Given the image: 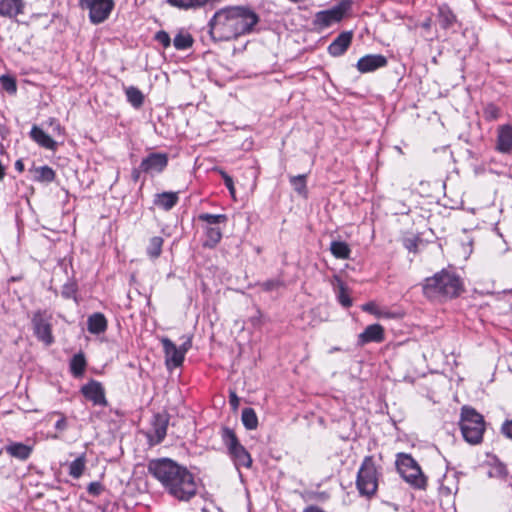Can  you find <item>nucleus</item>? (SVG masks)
Returning <instances> with one entry per match:
<instances>
[{
  "instance_id": "nucleus-1",
  "label": "nucleus",
  "mask_w": 512,
  "mask_h": 512,
  "mask_svg": "<svg viewBox=\"0 0 512 512\" xmlns=\"http://www.w3.org/2000/svg\"><path fill=\"white\" fill-rule=\"evenodd\" d=\"M259 21V15L250 6H226L208 21V34L214 43L236 40L251 34Z\"/></svg>"
},
{
  "instance_id": "nucleus-2",
  "label": "nucleus",
  "mask_w": 512,
  "mask_h": 512,
  "mask_svg": "<svg viewBox=\"0 0 512 512\" xmlns=\"http://www.w3.org/2000/svg\"><path fill=\"white\" fill-rule=\"evenodd\" d=\"M147 470L164 490L179 501H189L197 494L195 476L187 467L163 457L148 461Z\"/></svg>"
},
{
  "instance_id": "nucleus-3",
  "label": "nucleus",
  "mask_w": 512,
  "mask_h": 512,
  "mask_svg": "<svg viewBox=\"0 0 512 512\" xmlns=\"http://www.w3.org/2000/svg\"><path fill=\"white\" fill-rule=\"evenodd\" d=\"M465 291L461 277L453 270L442 269L424 279L423 295L431 301L445 302L458 298Z\"/></svg>"
},
{
  "instance_id": "nucleus-4",
  "label": "nucleus",
  "mask_w": 512,
  "mask_h": 512,
  "mask_svg": "<svg viewBox=\"0 0 512 512\" xmlns=\"http://www.w3.org/2000/svg\"><path fill=\"white\" fill-rule=\"evenodd\" d=\"M460 429L463 438L470 444L482 442L485 431L484 417L471 406L461 408Z\"/></svg>"
},
{
  "instance_id": "nucleus-5",
  "label": "nucleus",
  "mask_w": 512,
  "mask_h": 512,
  "mask_svg": "<svg viewBox=\"0 0 512 512\" xmlns=\"http://www.w3.org/2000/svg\"><path fill=\"white\" fill-rule=\"evenodd\" d=\"M381 475L375 464L374 457L365 456L356 477V487L362 496L371 498L378 489V480Z\"/></svg>"
},
{
  "instance_id": "nucleus-6",
  "label": "nucleus",
  "mask_w": 512,
  "mask_h": 512,
  "mask_svg": "<svg viewBox=\"0 0 512 512\" xmlns=\"http://www.w3.org/2000/svg\"><path fill=\"white\" fill-rule=\"evenodd\" d=\"M395 464L397 471L407 483L416 489L426 488L427 478L419 464L410 454L398 453Z\"/></svg>"
},
{
  "instance_id": "nucleus-7",
  "label": "nucleus",
  "mask_w": 512,
  "mask_h": 512,
  "mask_svg": "<svg viewBox=\"0 0 512 512\" xmlns=\"http://www.w3.org/2000/svg\"><path fill=\"white\" fill-rule=\"evenodd\" d=\"M198 220L205 223L206 239L203 246L209 249L215 248L222 239V229L227 225L228 216L226 214L201 213Z\"/></svg>"
},
{
  "instance_id": "nucleus-8",
  "label": "nucleus",
  "mask_w": 512,
  "mask_h": 512,
  "mask_svg": "<svg viewBox=\"0 0 512 512\" xmlns=\"http://www.w3.org/2000/svg\"><path fill=\"white\" fill-rule=\"evenodd\" d=\"M221 439L225 446L227 447L228 453L237 467H251V455L245 449V447L239 442L235 432L231 428L225 426L221 429Z\"/></svg>"
},
{
  "instance_id": "nucleus-9",
  "label": "nucleus",
  "mask_w": 512,
  "mask_h": 512,
  "mask_svg": "<svg viewBox=\"0 0 512 512\" xmlns=\"http://www.w3.org/2000/svg\"><path fill=\"white\" fill-rule=\"evenodd\" d=\"M78 4L88 11L89 21L94 25L105 22L115 7L114 0H79Z\"/></svg>"
},
{
  "instance_id": "nucleus-10",
  "label": "nucleus",
  "mask_w": 512,
  "mask_h": 512,
  "mask_svg": "<svg viewBox=\"0 0 512 512\" xmlns=\"http://www.w3.org/2000/svg\"><path fill=\"white\" fill-rule=\"evenodd\" d=\"M52 316L46 310H37L33 313L31 324L35 337L46 346H51L54 342L52 333Z\"/></svg>"
},
{
  "instance_id": "nucleus-11",
  "label": "nucleus",
  "mask_w": 512,
  "mask_h": 512,
  "mask_svg": "<svg viewBox=\"0 0 512 512\" xmlns=\"http://www.w3.org/2000/svg\"><path fill=\"white\" fill-rule=\"evenodd\" d=\"M351 5V0H341L332 8L317 12L313 24L320 29H324L334 23L340 22L344 15L350 10Z\"/></svg>"
},
{
  "instance_id": "nucleus-12",
  "label": "nucleus",
  "mask_w": 512,
  "mask_h": 512,
  "mask_svg": "<svg viewBox=\"0 0 512 512\" xmlns=\"http://www.w3.org/2000/svg\"><path fill=\"white\" fill-rule=\"evenodd\" d=\"M170 416L166 412L156 413L152 418V428L147 434L149 442L152 445H157L163 442L167 435V428L169 425Z\"/></svg>"
},
{
  "instance_id": "nucleus-13",
  "label": "nucleus",
  "mask_w": 512,
  "mask_h": 512,
  "mask_svg": "<svg viewBox=\"0 0 512 512\" xmlns=\"http://www.w3.org/2000/svg\"><path fill=\"white\" fill-rule=\"evenodd\" d=\"M168 165V155L166 153L152 152L141 161L143 173L154 175L165 170Z\"/></svg>"
},
{
  "instance_id": "nucleus-14",
  "label": "nucleus",
  "mask_w": 512,
  "mask_h": 512,
  "mask_svg": "<svg viewBox=\"0 0 512 512\" xmlns=\"http://www.w3.org/2000/svg\"><path fill=\"white\" fill-rule=\"evenodd\" d=\"M81 394L96 406H107L105 390L99 381L91 379L80 389Z\"/></svg>"
},
{
  "instance_id": "nucleus-15",
  "label": "nucleus",
  "mask_w": 512,
  "mask_h": 512,
  "mask_svg": "<svg viewBox=\"0 0 512 512\" xmlns=\"http://www.w3.org/2000/svg\"><path fill=\"white\" fill-rule=\"evenodd\" d=\"M388 60L381 54H368L361 57L356 64L357 70L364 74L374 72L379 68L387 66Z\"/></svg>"
},
{
  "instance_id": "nucleus-16",
  "label": "nucleus",
  "mask_w": 512,
  "mask_h": 512,
  "mask_svg": "<svg viewBox=\"0 0 512 512\" xmlns=\"http://www.w3.org/2000/svg\"><path fill=\"white\" fill-rule=\"evenodd\" d=\"M161 343L163 346L167 367H180L183 364L185 357L180 352L178 347L169 338H163Z\"/></svg>"
},
{
  "instance_id": "nucleus-17",
  "label": "nucleus",
  "mask_w": 512,
  "mask_h": 512,
  "mask_svg": "<svg viewBox=\"0 0 512 512\" xmlns=\"http://www.w3.org/2000/svg\"><path fill=\"white\" fill-rule=\"evenodd\" d=\"M352 39V31L341 32L328 46V53L333 57L342 56L350 47Z\"/></svg>"
},
{
  "instance_id": "nucleus-18",
  "label": "nucleus",
  "mask_w": 512,
  "mask_h": 512,
  "mask_svg": "<svg viewBox=\"0 0 512 512\" xmlns=\"http://www.w3.org/2000/svg\"><path fill=\"white\" fill-rule=\"evenodd\" d=\"M495 149L502 154L512 152V125H502L498 128Z\"/></svg>"
},
{
  "instance_id": "nucleus-19",
  "label": "nucleus",
  "mask_w": 512,
  "mask_h": 512,
  "mask_svg": "<svg viewBox=\"0 0 512 512\" xmlns=\"http://www.w3.org/2000/svg\"><path fill=\"white\" fill-rule=\"evenodd\" d=\"M384 338L385 335L383 327L380 324H372L368 325L358 336V344L363 346L371 342L381 343Z\"/></svg>"
},
{
  "instance_id": "nucleus-20",
  "label": "nucleus",
  "mask_w": 512,
  "mask_h": 512,
  "mask_svg": "<svg viewBox=\"0 0 512 512\" xmlns=\"http://www.w3.org/2000/svg\"><path fill=\"white\" fill-rule=\"evenodd\" d=\"M8 455L20 461H26L32 454L33 447L21 442H9L3 447Z\"/></svg>"
},
{
  "instance_id": "nucleus-21",
  "label": "nucleus",
  "mask_w": 512,
  "mask_h": 512,
  "mask_svg": "<svg viewBox=\"0 0 512 512\" xmlns=\"http://www.w3.org/2000/svg\"><path fill=\"white\" fill-rule=\"evenodd\" d=\"M332 284H333L338 302L344 308H350L353 305V300L350 297L349 288L347 287V285L342 281V279L338 275L333 276Z\"/></svg>"
},
{
  "instance_id": "nucleus-22",
  "label": "nucleus",
  "mask_w": 512,
  "mask_h": 512,
  "mask_svg": "<svg viewBox=\"0 0 512 512\" xmlns=\"http://www.w3.org/2000/svg\"><path fill=\"white\" fill-rule=\"evenodd\" d=\"M31 139L36 142L39 146L55 151L57 149V142L52 139L50 135H48L43 129L34 125L30 131Z\"/></svg>"
},
{
  "instance_id": "nucleus-23",
  "label": "nucleus",
  "mask_w": 512,
  "mask_h": 512,
  "mask_svg": "<svg viewBox=\"0 0 512 512\" xmlns=\"http://www.w3.org/2000/svg\"><path fill=\"white\" fill-rule=\"evenodd\" d=\"M24 7L23 0H0V16L15 18L23 13Z\"/></svg>"
},
{
  "instance_id": "nucleus-24",
  "label": "nucleus",
  "mask_w": 512,
  "mask_h": 512,
  "mask_svg": "<svg viewBox=\"0 0 512 512\" xmlns=\"http://www.w3.org/2000/svg\"><path fill=\"white\" fill-rule=\"evenodd\" d=\"M108 321L101 312H95L88 316L87 330L94 335H99L107 330Z\"/></svg>"
},
{
  "instance_id": "nucleus-25",
  "label": "nucleus",
  "mask_w": 512,
  "mask_h": 512,
  "mask_svg": "<svg viewBox=\"0 0 512 512\" xmlns=\"http://www.w3.org/2000/svg\"><path fill=\"white\" fill-rule=\"evenodd\" d=\"M179 201L178 192H162L154 196L153 204L165 211L171 210Z\"/></svg>"
},
{
  "instance_id": "nucleus-26",
  "label": "nucleus",
  "mask_w": 512,
  "mask_h": 512,
  "mask_svg": "<svg viewBox=\"0 0 512 512\" xmlns=\"http://www.w3.org/2000/svg\"><path fill=\"white\" fill-rule=\"evenodd\" d=\"M211 0H166L171 7L179 10H198L205 7Z\"/></svg>"
},
{
  "instance_id": "nucleus-27",
  "label": "nucleus",
  "mask_w": 512,
  "mask_h": 512,
  "mask_svg": "<svg viewBox=\"0 0 512 512\" xmlns=\"http://www.w3.org/2000/svg\"><path fill=\"white\" fill-rule=\"evenodd\" d=\"M33 173V180L40 183H51L56 178L55 171L48 165L33 167L30 170Z\"/></svg>"
},
{
  "instance_id": "nucleus-28",
  "label": "nucleus",
  "mask_w": 512,
  "mask_h": 512,
  "mask_svg": "<svg viewBox=\"0 0 512 512\" xmlns=\"http://www.w3.org/2000/svg\"><path fill=\"white\" fill-rule=\"evenodd\" d=\"M87 366V361L83 352H79L70 360L69 368L70 373L74 378H80L83 376Z\"/></svg>"
},
{
  "instance_id": "nucleus-29",
  "label": "nucleus",
  "mask_w": 512,
  "mask_h": 512,
  "mask_svg": "<svg viewBox=\"0 0 512 512\" xmlns=\"http://www.w3.org/2000/svg\"><path fill=\"white\" fill-rule=\"evenodd\" d=\"M438 21L443 29L451 28L456 22V15L448 5H442L438 8Z\"/></svg>"
},
{
  "instance_id": "nucleus-30",
  "label": "nucleus",
  "mask_w": 512,
  "mask_h": 512,
  "mask_svg": "<svg viewBox=\"0 0 512 512\" xmlns=\"http://www.w3.org/2000/svg\"><path fill=\"white\" fill-rule=\"evenodd\" d=\"M290 185L294 191L303 198H308L307 174H299L289 177Z\"/></svg>"
},
{
  "instance_id": "nucleus-31",
  "label": "nucleus",
  "mask_w": 512,
  "mask_h": 512,
  "mask_svg": "<svg viewBox=\"0 0 512 512\" xmlns=\"http://www.w3.org/2000/svg\"><path fill=\"white\" fill-rule=\"evenodd\" d=\"M163 243L164 239L160 236H154L149 240L146 248V254L151 260H155L160 257Z\"/></svg>"
},
{
  "instance_id": "nucleus-32",
  "label": "nucleus",
  "mask_w": 512,
  "mask_h": 512,
  "mask_svg": "<svg viewBox=\"0 0 512 512\" xmlns=\"http://www.w3.org/2000/svg\"><path fill=\"white\" fill-rule=\"evenodd\" d=\"M489 477L505 479L508 475L506 465L501 462L497 457H493L490 462V470L488 471Z\"/></svg>"
},
{
  "instance_id": "nucleus-33",
  "label": "nucleus",
  "mask_w": 512,
  "mask_h": 512,
  "mask_svg": "<svg viewBox=\"0 0 512 512\" xmlns=\"http://www.w3.org/2000/svg\"><path fill=\"white\" fill-rule=\"evenodd\" d=\"M330 251L338 259H348L351 253L349 245L344 241H332Z\"/></svg>"
},
{
  "instance_id": "nucleus-34",
  "label": "nucleus",
  "mask_w": 512,
  "mask_h": 512,
  "mask_svg": "<svg viewBox=\"0 0 512 512\" xmlns=\"http://www.w3.org/2000/svg\"><path fill=\"white\" fill-rule=\"evenodd\" d=\"M241 420L247 430H254L258 426V417L255 410L251 407H246L242 410Z\"/></svg>"
},
{
  "instance_id": "nucleus-35",
  "label": "nucleus",
  "mask_w": 512,
  "mask_h": 512,
  "mask_svg": "<svg viewBox=\"0 0 512 512\" xmlns=\"http://www.w3.org/2000/svg\"><path fill=\"white\" fill-rule=\"evenodd\" d=\"M127 101L136 109L140 108L144 103L143 93L135 86L125 89Z\"/></svg>"
},
{
  "instance_id": "nucleus-36",
  "label": "nucleus",
  "mask_w": 512,
  "mask_h": 512,
  "mask_svg": "<svg viewBox=\"0 0 512 512\" xmlns=\"http://www.w3.org/2000/svg\"><path fill=\"white\" fill-rule=\"evenodd\" d=\"M194 39L188 32H179L173 40V45L177 50H187L193 46Z\"/></svg>"
},
{
  "instance_id": "nucleus-37",
  "label": "nucleus",
  "mask_w": 512,
  "mask_h": 512,
  "mask_svg": "<svg viewBox=\"0 0 512 512\" xmlns=\"http://www.w3.org/2000/svg\"><path fill=\"white\" fill-rule=\"evenodd\" d=\"M85 464V454H82L69 464V475L74 479H79L84 473Z\"/></svg>"
},
{
  "instance_id": "nucleus-38",
  "label": "nucleus",
  "mask_w": 512,
  "mask_h": 512,
  "mask_svg": "<svg viewBox=\"0 0 512 512\" xmlns=\"http://www.w3.org/2000/svg\"><path fill=\"white\" fill-rule=\"evenodd\" d=\"M501 114L500 108L494 103H488L483 109V117L486 121H495Z\"/></svg>"
},
{
  "instance_id": "nucleus-39",
  "label": "nucleus",
  "mask_w": 512,
  "mask_h": 512,
  "mask_svg": "<svg viewBox=\"0 0 512 512\" xmlns=\"http://www.w3.org/2000/svg\"><path fill=\"white\" fill-rule=\"evenodd\" d=\"M0 85L3 90L10 94H14L17 91L16 80L10 75L0 76Z\"/></svg>"
},
{
  "instance_id": "nucleus-40",
  "label": "nucleus",
  "mask_w": 512,
  "mask_h": 512,
  "mask_svg": "<svg viewBox=\"0 0 512 512\" xmlns=\"http://www.w3.org/2000/svg\"><path fill=\"white\" fill-rule=\"evenodd\" d=\"M77 290L78 287L75 282H68L62 286L61 295L65 299H74L75 301H77Z\"/></svg>"
},
{
  "instance_id": "nucleus-41",
  "label": "nucleus",
  "mask_w": 512,
  "mask_h": 512,
  "mask_svg": "<svg viewBox=\"0 0 512 512\" xmlns=\"http://www.w3.org/2000/svg\"><path fill=\"white\" fill-rule=\"evenodd\" d=\"M154 40L160 43L164 48H168L171 45L170 35L164 30H159L156 32L154 35Z\"/></svg>"
},
{
  "instance_id": "nucleus-42",
  "label": "nucleus",
  "mask_w": 512,
  "mask_h": 512,
  "mask_svg": "<svg viewBox=\"0 0 512 512\" xmlns=\"http://www.w3.org/2000/svg\"><path fill=\"white\" fill-rule=\"evenodd\" d=\"M103 491L104 486L98 481L91 482L87 486V492L94 497L99 496Z\"/></svg>"
},
{
  "instance_id": "nucleus-43",
  "label": "nucleus",
  "mask_w": 512,
  "mask_h": 512,
  "mask_svg": "<svg viewBox=\"0 0 512 512\" xmlns=\"http://www.w3.org/2000/svg\"><path fill=\"white\" fill-rule=\"evenodd\" d=\"M283 286V281L280 279H270L262 283V288L265 291H273Z\"/></svg>"
},
{
  "instance_id": "nucleus-44",
  "label": "nucleus",
  "mask_w": 512,
  "mask_h": 512,
  "mask_svg": "<svg viewBox=\"0 0 512 512\" xmlns=\"http://www.w3.org/2000/svg\"><path fill=\"white\" fill-rule=\"evenodd\" d=\"M221 175H222L225 186L229 190L230 194L234 197L235 196V187H234V182H233L232 177L224 171H221Z\"/></svg>"
},
{
  "instance_id": "nucleus-45",
  "label": "nucleus",
  "mask_w": 512,
  "mask_h": 512,
  "mask_svg": "<svg viewBox=\"0 0 512 512\" xmlns=\"http://www.w3.org/2000/svg\"><path fill=\"white\" fill-rule=\"evenodd\" d=\"M362 310L374 314L376 317L382 316V310L376 308L373 302H368L362 306Z\"/></svg>"
},
{
  "instance_id": "nucleus-46",
  "label": "nucleus",
  "mask_w": 512,
  "mask_h": 512,
  "mask_svg": "<svg viewBox=\"0 0 512 512\" xmlns=\"http://www.w3.org/2000/svg\"><path fill=\"white\" fill-rule=\"evenodd\" d=\"M502 433L512 439V420H506L501 427Z\"/></svg>"
},
{
  "instance_id": "nucleus-47",
  "label": "nucleus",
  "mask_w": 512,
  "mask_h": 512,
  "mask_svg": "<svg viewBox=\"0 0 512 512\" xmlns=\"http://www.w3.org/2000/svg\"><path fill=\"white\" fill-rule=\"evenodd\" d=\"M57 414H59L61 417H60L59 420L56 421L55 429L58 430V431H64L68 427L66 417L63 414L59 413V412Z\"/></svg>"
},
{
  "instance_id": "nucleus-48",
  "label": "nucleus",
  "mask_w": 512,
  "mask_h": 512,
  "mask_svg": "<svg viewBox=\"0 0 512 512\" xmlns=\"http://www.w3.org/2000/svg\"><path fill=\"white\" fill-rule=\"evenodd\" d=\"M191 346H192V339L189 337L178 347V349L185 356V354L191 348Z\"/></svg>"
},
{
  "instance_id": "nucleus-49",
  "label": "nucleus",
  "mask_w": 512,
  "mask_h": 512,
  "mask_svg": "<svg viewBox=\"0 0 512 512\" xmlns=\"http://www.w3.org/2000/svg\"><path fill=\"white\" fill-rule=\"evenodd\" d=\"M141 173H143V170L141 169V164L139 165V167L137 168H134L131 172V179L134 183L138 182L139 178H140V175Z\"/></svg>"
},
{
  "instance_id": "nucleus-50",
  "label": "nucleus",
  "mask_w": 512,
  "mask_h": 512,
  "mask_svg": "<svg viewBox=\"0 0 512 512\" xmlns=\"http://www.w3.org/2000/svg\"><path fill=\"white\" fill-rule=\"evenodd\" d=\"M229 402L233 408H236L239 404V398L235 392H231L229 396Z\"/></svg>"
},
{
  "instance_id": "nucleus-51",
  "label": "nucleus",
  "mask_w": 512,
  "mask_h": 512,
  "mask_svg": "<svg viewBox=\"0 0 512 512\" xmlns=\"http://www.w3.org/2000/svg\"><path fill=\"white\" fill-rule=\"evenodd\" d=\"M302 512H326L324 509L317 505H309Z\"/></svg>"
},
{
  "instance_id": "nucleus-52",
  "label": "nucleus",
  "mask_w": 512,
  "mask_h": 512,
  "mask_svg": "<svg viewBox=\"0 0 512 512\" xmlns=\"http://www.w3.org/2000/svg\"><path fill=\"white\" fill-rule=\"evenodd\" d=\"M15 169L20 173L24 171V163L22 160L19 159L15 162Z\"/></svg>"
},
{
  "instance_id": "nucleus-53",
  "label": "nucleus",
  "mask_w": 512,
  "mask_h": 512,
  "mask_svg": "<svg viewBox=\"0 0 512 512\" xmlns=\"http://www.w3.org/2000/svg\"><path fill=\"white\" fill-rule=\"evenodd\" d=\"M391 317H392V313L382 311V316L380 318H391Z\"/></svg>"
},
{
  "instance_id": "nucleus-54",
  "label": "nucleus",
  "mask_w": 512,
  "mask_h": 512,
  "mask_svg": "<svg viewBox=\"0 0 512 512\" xmlns=\"http://www.w3.org/2000/svg\"><path fill=\"white\" fill-rule=\"evenodd\" d=\"M412 247H416V244H410L409 246H407V248L411 251L412 250Z\"/></svg>"
}]
</instances>
